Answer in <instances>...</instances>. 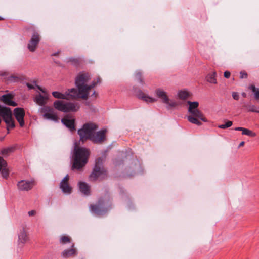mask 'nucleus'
Listing matches in <instances>:
<instances>
[{
  "label": "nucleus",
  "mask_w": 259,
  "mask_h": 259,
  "mask_svg": "<svg viewBox=\"0 0 259 259\" xmlns=\"http://www.w3.org/2000/svg\"><path fill=\"white\" fill-rule=\"evenodd\" d=\"M91 79L90 75L88 73L81 72L79 73L75 79V84L77 90L72 88L65 92L69 100L80 98L84 100L88 98L90 91L96 86V82L91 83L90 85L87 83Z\"/></svg>",
  "instance_id": "nucleus-1"
},
{
  "label": "nucleus",
  "mask_w": 259,
  "mask_h": 259,
  "mask_svg": "<svg viewBox=\"0 0 259 259\" xmlns=\"http://www.w3.org/2000/svg\"><path fill=\"white\" fill-rule=\"evenodd\" d=\"M189 105L188 112L190 115L187 116L188 120L191 123L200 126L202 125L200 121L208 122L203 113L198 109L199 103L198 102L188 101Z\"/></svg>",
  "instance_id": "nucleus-2"
},
{
  "label": "nucleus",
  "mask_w": 259,
  "mask_h": 259,
  "mask_svg": "<svg viewBox=\"0 0 259 259\" xmlns=\"http://www.w3.org/2000/svg\"><path fill=\"white\" fill-rule=\"evenodd\" d=\"M90 152L85 148H76L73 154L72 169L79 170L84 167L88 161Z\"/></svg>",
  "instance_id": "nucleus-3"
},
{
  "label": "nucleus",
  "mask_w": 259,
  "mask_h": 259,
  "mask_svg": "<svg viewBox=\"0 0 259 259\" xmlns=\"http://www.w3.org/2000/svg\"><path fill=\"white\" fill-rule=\"evenodd\" d=\"M112 202L110 195L106 194L104 197H101L96 204L91 205V211L97 215L106 213L111 208Z\"/></svg>",
  "instance_id": "nucleus-4"
},
{
  "label": "nucleus",
  "mask_w": 259,
  "mask_h": 259,
  "mask_svg": "<svg viewBox=\"0 0 259 259\" xmlns=\"http://www.w3.org/2000/svg\"><path fill=\"white\" fill-rule=\"evenodd\" d=\"M102 163L103 160L100 157L96 160L95 165L92 174L90 176L91 181L101 180L107 177V172L104 168Z\"/></svg>",
  "instance_id": "nucleus-5"
},
{
  "label": "nucleus",
  "mask_w": 259,
  "mask_h": 259,
  "mask_svg": "<svg viewBox=\"0 0 259 259\" xmlns=\"http://www.w3.org/2000/svg\"><path fill=\"white\" fill-rule=\"evenodd\" d=\"M98 128V126L94 123H86L82 128L78 130V134L80 137V141L84 142L91 138L94 132Z\"/></svg>",
  "instance_id": "nucleus-6"
},
{
  "label": "nucleus",
  "mask_w": 259,
  "mask_h": 259,
  "mask_svg": "<svg viewBox=\"0 0 259 259\" xmlns=\"http://www.w3.org/2000/svg\"><path fill=\"white\" fill-rule=\"evenodd\" d=\"M54 107L63 112H76L80 108L77 103L65 102L61 100H57L53 103Z\"/></svg>",
  "instance_id": "nucleus-7"
},
{
  "label": "nucleus",
  "mask_w": 259,
  "mask_h": 259,
  "mask_svg": "<svg viewBox=\"0 0 259 259\" xmlns=\"http://www.w3.org/2000/svg\"><path fill=\"white\" fill-rule=\"evenodd\" d=\"M27 31L31 30L33 32L31 37L27 44V48L30 52H34L37 48L38 45L41 40V36L39 32L36 31L33 26L26 28Z\"/></svg>",
  "instance_id": "nucleus-8"
},
{
  "label": "nucleus",
  "mask_w": 259,
  "mask_h": 259,
  "mask_svg": "<svg viewBox=\"0 0 259 259\" xmlns=\"http://www.w3.org/2000/svg\"><path fill=\"white\" fill-rule=\"evenodd\" d=\"M156 96L159 98L162 103L167 105V108L169 109L177 106L176 102L170 100L166 92L161 88L157 89L155 91Z\"/></svg>",
  "instance_id": "nucleus-9"
},
{
  "label": "nucleus",
  "mask_w": 259,
  "mask_h": 259,
  "mask_svg": "<svg viewBox=\"0 0 259 259\" xmlns=\"http://www.w3.org/2000/svg\"><path fill=\"white\" fill-rule=\"evenodd\" d=\"M40 112L42 114L44 119L58 121V117L54 113L53 108L48 106H43L40 109Z\"/></svg>",
  "instance_id": "nucleus-10"
},
{
  "label": "nucleus",
  "mask_w": 259,
  "mask_h": 259,
  "mask_svg": "<svg viewBox=\"0 0 259 259\" xmlns=\"http://www.w3.org/2000/svg\"><path fill=\"white\" fill-rule=\"evenodd\" d=\"M107 132V130L105 128L102 129L97 132H94L90 141L95 144H102L106 140V134Z\"/></svg>",
  "instance_id": "nucleus-11"
},
{
  "label": "nucleus",
  "mask_w": 259,
  "mask_h": 259,
  "mask_svg": "<svg viewBox=\"0 0 259 259\" xmlns=\"http://www.w3.org/2000/svg\"><path fill=\"white\" fill-rule=\"evenodd\" d=\"M25 115V111L23 108L18 107L14 109V115L21 127L24 126V118Z\"/></svg>",
  "instance_id": "nucleus-12"
},
{
  "label": "nucleus",
  "mask_w": 259,
  "mask_h": 259,
  "mask_svg": "<svg viewBox=\"0 0 259 259\" xmlns=\"http://www.w3.org/2000/svg\"><path fill=\"white\" fill-rule=\"evenodd\" d=\"M35 185V182L33 180H21L17 183V187L20 191H28L31 190Z\"/></svg>",
  "instance_id": "nucleus-13"
},
{
  "label": "nucleus",
  "mask_w": 259,
  "mask_h": 259,
  "mask_svg": "<svg viewBox=\"0 0 259 259\" xmlns=\"http://www.w3.org/2000/svg\"><path fill=\"white\" fill-rule=\"evenodd\" d=\"M69 176L66 175L61 181L60 184V187L63 192L65 194H70L72 191V188L68 184Z\"/></svg>",
  "instance_id": "nucleus-14"
},
{
  "label": "nucleus",
  "mask_w": 259,
  "mask_h": 259,
  "mask_svg": "<svg viewBox=\"0 0 259 259\" xmlns=\"http://www.w3.org/2000/svg\"><path fill=\"white\" fill-rule=\"evenodd\" d=\"M13 98L14 95L12 94L9 93L2 96L0 100L6 105L15 107L17 106V104L12 100Z\"/></svg>",
  "instance_id": "nucleus-15"
},
{
  "label": "nucleus",
  "mask_w": 259,
  "mask_h": 259,
  "mask_svg": "<svg viewBox=\"0 0 259 259\" xmlns=\"http://www.w3.org/2000/svg\"><path fill=\"white\" fill-rule=\"evenodd\" d=\"M44 95H42L40 93L37 94L34 98V101L38 105L43 106L47 104L48 100V95L44 91Z\"/></svg>",
  "instance_id": "nucleus-16"
},
{
  "label": "nucleus",
  "mask_w": 259,
  "mask_h": 259,
  "mask_svg": "<svg viewBox=\"0 0 259 259\" xmlns=\"http://www.w3.org/2000/svg\"><path fill=\"white\" fill-rule=\"evenodd\" d=\"M71 248L70 249H65L61 253V256L63 258H69L75 256L77 254V251L76 248H74V244L71 243Z\"/></svg>",
  "instance_id": "nucleus-17"
},
{
  "label": "nucleus",
  "mask_w": 259,
  "mask_h": 259,
  "mask_svg": "<svg viewBox=\"0 0 259 259\" xmlns=\"http://www.w3.org/2000/svg\"><path fill=\"white\" fill-rule=\"evenodd\" d=\"M0 172L2 177L7 179L9 175V171L8 168V164L5 160L0 156Z\"/></svg>",
  "instance_id": "nucleus-18"
},
{
  "label": "nucleus",
  "mask_w": 259,
  "mask_h": 259,
  "mask_svg": "<svg viewBox=\"0 0 259 259\" xmlns=\"http://www.w3.org/2000/svg\"><path fill=\"white\" fill-rule=\"evenodd\" d=\"M12 116H13V114L10 108L0 104V117L2 118L3 120H7Z\"/></svg>",
  "instance_id": "nucleus-19"
},
{
  "label": "nucleus",
  "mask_w": 259,
  "mask_h": 259,
  "mask_svg": "<svg viewBox=\"0 0 259 259\" xmlns=\"http://www.w3.org/2000/svg\"><path fill=\"white\" fill-rule=\"evenodd\" d=\"M62 123L68 127L70 131H74L75 128V119H70L68 116H65L61 119Z\"/></svg>",
  "instance_id": "nucleus-20"
},
{
  "label": "nucleus",
  "mask_w": 259,
  "mask_h": 259,
  "mask_svg": "<svg viewBox=\"0 0 259 259\" xmlns=\"http://www.w3.org/2000/svg\"><path fill=\"white\" fill-rule=\"evenodd\" d=\"M137 96L139 99H142L147 103H153L157 101L156 99L146 95L141 90L138 92Z\"/></svg>",
  "instance_id": "nucleus-21"
},
{
  "label": "nucleus",
  "mask_w": 259,
  "mask_h": 259,
  "mask_svg": "<svg viewBox=\"0 0 259 259\" xmlns=\"http://www.w3.org/2000/svg\"><path fill=\"white\" fill-rule=\"evenodd\" d=\"M29 240V238L27 235L24 229L23 228L18 234V243L20 245L24 244Z\"/></svg>",
  "instance_id": "nucleus-22"
},
{
  "label": "nucleus",
  "mask_w": 259,
  "mask_h": 259,
  "mask_svg": "<svg viewBox=\"0 0 259 259\" xmlns=\"http://www.w3.org/2000/svg\"><path fill=\"white\" fill-rule=\"evenodd\" d=\"M78 186L80 191L83 194L89 195L90 194V187L87 183L84 182H79Z\"/></svg>",
  "instance_id": "nucleus-23"
},
{
  "label": "nucleus",
  "mask_w": 259,
  "mask_h": 259,
  "mask_svg": "<svg viewBox=\"0 0 259 259\" xmlns=\"http://www.w3.org/2000/svg\"><path fill=\"white\" fill-rule=\"evenodd\" d=\"M235 131H242V134L244 135H247L251 137H254L256 136V134L252 132V131L245 128L242 127H237L234 128Z\"/></svg>",
  "instance_id": "nucleus-24"
},
{
  "label": "nucleus",
  "mask_w": 259,
  "mask_h": 259,
  "mask_svg": "<svg viewBox=\"0 0 259 259\" xmlns=\"http://www.w3.org/2000/svg\"><path fill=\"white\" fill-rule=\"evenodd\" d=\"M3 120L7 124V129L8 130V133H9V131L10 130V129L13 128L15 126L14 120L13 118V116L10 117V118H7V120L4 119Z\"/></svg>",
  "instance_id": "nucleus-25"
},
{
  "label": "nucleus",
  "mask_w": 259,
  "mask_h": 259,
  "mask_svg": "<svg viewBox=\"0 0 259 259\" xmlns=\"http://www.w3.org/2000/svg\"><path fill=\"white\" fill-rule=\"evenodd\" d=\"M215 77H216V72H212L209 73L206 76V80L210 83L217 84V81Z\"/></svg>",
  "instance_id": "nucleus-26"
},
{
  "label": "nucleus",
  "mask_w": 259,
  "mask_h": 259,
  "mask_svg": "<svg viewBox=\"0 0 259 259\" xmlns=\"http://www.w3.org/2000/svg\"><path fill=\"white\" fill-rule=\"evenodd\" d=\"M52 95L56 98L69 100V97H67L66 94H62L57 91L52 92Z\"/></svg>",
  "instance_id": "nucleus-27"
},
{
  "label": "nucleus",
  "mask_w": 259,
  "mask_h": 259,
  "mask_svg": "<svg viewBox=\"0 0 259 259\" xmlns=\"http://www.w3.org/2000/svg\"><path fill=\"white\" fill-rule=\"evenodd\" d=\"M26 85L30 90L34 89L35 88H36L42 93H44V90L41 88V87L37 84V82L36 80L33 81L32 83H27Z\"/></svg>",
  "instance_id": "nucleus-28"
},
{
  "label": "nucleus",
  "mask_w": 259,
  "mask_h": 259,
  "mask_svg": "<svg viewBox=\"0 0 259 259\" xmlns=\"http://www.w3.org/2000/svg\"><path fill=\"white\" fill-rule=\"evenodd\" d=\"M15 148V147L13 146L3 148L1 150V154L4 156L7 155L9 153L14 152Z\"/></svg>",
  "instance_id": "nucleus-29"
},
{
  "label": "nucleus",
  "mask_w": 259,
  "mask_h": 259,
  "mask_svg": "<svg viewBox=\"0 0 259 259\" xmlns=\"http://www.w3.org/2000/svg\"><path fill=\"white\" fill-rule=\"evenodd\" d=\"M249 89L254 93V97L255 100H259V89L251 84L249 87Z\"/></svg>",
  "instance_id": "nucleus-30"
},
{
  "label": "nucleus",
  "mask_w": 259,
  "mask_h": 259,
  "mask_svg": "<svg viewBox=\"0 0 259 259\" xmlns=\"http://www.w3.org/2000/svg\"><path fill=\"white\" fill-rule=\"evenodd\" d=\"M136 79L141 84H145V81L142 77V73L140 71H137L135 74Z\"/></svg>",
  "instance_id": "nucleus-31"
},
{
  "label": "nucleus",
  "mask_w": 259,
  "mask_h": 259,
  "mask_svg": "<svg viewBox=\"0 0 259 259\" xmlns=\"http://www.w3.org/2000/svg\"><path fill=\"white\" fill-rule=\"evenodd\" d=\"M71 239L68 236L63 235L60 237V243L62 244H65L67 243H71Z\"/></svg>",
  "instance_id": "nucleus-32"
},
{
  "label": "nucleus",
  "mask_w": 259,
  "mask_h": 259,
  "mask_svg": "<svg viewBox=\"0 0 259 259\" xmlns=\"http://www.w3.org/2000/svg\"><path fill=\"white\" fill-rule=\"evenodd\" d=\"M178 97L182 100L186 99L189 96L188 92L185 91H180L178 94Z\"/></svg>",
  "instance_id": "nucleus-33"
},
{
  "label": "nucleus",
  "mask_w": 259,
  "mask_h": 259,
  "mask_svg": "<svg viewBox=\"0 0 259 259\" xmlns=\"http://www.w3.org/2000/svg\"><path fill=\"white\" fill-rule=\"evenodd\" d=\"M233 122L231 121H228L224 124H221L218 126V127L221 129H226L228 127L231 126Z\"/></svg>",
  "instance_id": "nucleus-34"
},
{
  "label": "nucleus",
  "mask_w": 259,
  "mask_h": 259,
  "mask_svg": "<svg viewBox=\"0 0 259 259\" xmlns=\"http://www.w3.org/2000/svg\"><path fill=\"white\" fill-rule=\"evenodd\" d=\"M248 110L250 112L259 113V110H256L255 106L253 105L249 106L248 108Z\"/></svg>",
  "instance_id": "nucleus-35"
},
{
  "label": "nucleus",
  "mask_w": 259,
  "mask_h": 259,
  "mask_svg": "<svg viewBox=\"0 0 259 259\" xmlns=\"http://www.w3.org/2000/svg\"><path fill=\"white\" fill-rule=\"evenodd\" d=\"M232 97L235 100H238L239 99V94L237 92H233L232 93Z\"/></svg>",
  "instance_id": "nucleus-36"
},
{
  "label": "nucleus",
  "mask_w": 259,
  "mask_h": 259,
  "mask_svg": "<svg viewBox=\"0 0 259 259\" xmlns=\"http://www.w3.org/2000/svg\"><path fill=\"white\" fill-rule=\"evenodd\" d=\"M240 74L241 78H245L247 77V74L245 71H241Z\"/></svg>",
  "instance_id": "nucleus-37"
},
{
  "label": "nucleus",
  "mask_w": 259,
  "mask_h": 259,
  "mask_svg": "<svg viewBox=\"0 0 259 259\" xmlns=\"http://www.w3.org/2000/svg\"><path fill=\"white\" fill-rule=\"evenodd\" d=\"M224 76L226 78H228L230 76V72L229 71H226L224 72Z\"/></svg>",
  "instance_id": "nucleus-38"
},
{
  "label": "nucleus",
  "mask_w": 259,
  "mask_h": 259,
  "mask_svg": "<svg viewBox=\"0 0 259 259\" xmlns=\"http://www.w3.org/2000/svg\"><path fill=\"white\" fill-rule=\"evenodd\" d=\"M94 82H96V85L98 83H100L101 82V78L99 77H98L96 81H92V82L91 83H93Z\"/></svg>",
  "instance_id": "nucleus-39"
},
{
  "label": "nucleus",
  "mask_w": 259,
  "mask_h": 259,
  "mask_svg": "<svg viewBox=\"0 0 259 259\" xmlns=\"http://www.w3.org/2000/svg\"><path fill=\"white\" fill-rule=\"evenodd\" d=\"M35 214V211L31 210L28 212V214L29 216H33Z\"/></svg>",
  "instance_id": "nucleus-40"
},
{
  "label": "nucleus",
  "mask_w": 259,
  "mask_h": 259,
  "mask_svg": "<svg viewBox=\"0 0 259 259\" xmlns=\"http://www.w3.org/2000/svg\"><path fill=\"white\" fill-rule=\"evenodd\" d=\"M17 77H16V76H11L9 78V80H11V81H12L13 80H14L15 78H17Z\"/></svg>",
  "instance_id": "nucleus-41"
},
{
  "label": "nucleus",
  "mask_w": 259,
  "mask_h": 259,
  "mask_svg": "<svg viewBox=\"0 0 259 259\" xmlns=\"http://www.w3.org/2000/svg\"><path fill=\"white\" fill-rule=\"evenodd\" d=\"M92 97H94L95 98H97V94L95 91L94 92V93L91 95Z\"/></svg>",
  "instance_id": "nucleus-42"
},
{
  "label": "nucleus",
  "mask_w": 259,
  "mask_h": 259,
  "mask_svg": "<svg viewBox=\"0 0 259 259\" xmlns=\"http://www.w3.org/2000/svg\"><path fill=\"white\" fill-rule=\"evenodd\" d=\"M244 144H245V142H244V141L241 142L239 144V147H242V146H244Z\"/></svg>",
  "instance_id": "nucleus-43"
},
{
  "label": "nucleus",
  "mask_w": 259,
  "mask_h": 259,
  "mask_svg": "<svg viewBox=\"0 0 259 259\" xmlns=\"http://www.w3.org/2000/svg\"><path fill=\"white\" fill-rule=\"evenodd\" d=\"M242 96L244 98H246V94L244 92H243L242 94H241Z\"/></svg>",
  "instance_id": "nucleus-44"
},
{
  "label": "nucleus",
  "mask_w": 259,
  "mask_h": 259,
  "mask_svg": "<svg viewBox=\"0 0 259 259\" xmlns=\"http://www.w3.org/2000/svg\"><path fill=\"white\" fill-rule=\"evenodd\" d=\"M3 20H4V19L3 17L0 16V21Z\"/></svg>",
  "instance_id": "nucleus-45"
},
{
  "label": "nucleus",
  "mask_w": 259,
  "mask_h": 259,
  "mask_svg": "<svg viewBox=\"0 0 259 259\" xmlns=\"http://www.w3.org/2000/svg\"><path fill=\"white\" fill-rule=\"evenodd\" d=\"M57 54H58V53H54V54H53V55H54V56H56Z\"/></svg>",
  "instance_id": "nucleus-46"
}]
</instances>
